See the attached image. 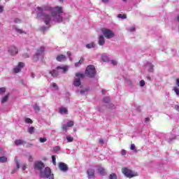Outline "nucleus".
I'll return each mask as SVG.
<instances>
[{"mask_svg":"<svg viewBox=\"0 0 179 179\" xmlns=\"http://www.w3.org/2000/svg\"><path fill=\"white\" fill-rule=\"evenodd\" d=\"M109 179H117V175L115 173H111L109 176Z\"/></svg>","mask_w":179,"mask_h":179,"instance_id":"nucleus-37","label":"nucleus"},{"mask_svg":"<svg viewBox=\"0 0 179 179\" xmlns=\"http://www.w3.org/2000/svg\"><path fill=\"white\" fill-rule=\"evenodd\" d=\"M66 125L69 128L71 127H73V121L71 120L69 122H67Z\"/></svg>","mask_w":179,"mask_h":179,"instance_id":"nucleus-35","label":"nucleus"},{"mask_svg":"<svg viewBox=\"0 0 179 179\" xmlns=\"http://www.w3.org/2000/svg\"><path fill=\"white\" fill-rule=\"evenodd\" d=\"M56 158H55V156H52V163H53V164H54V166H57V162H56Z\"/></svg>","mask_w":179,"mask_h":179,"instance_id":"nucleus-38","label":"nucleus"},{"mask_svg":"<svg viewBox=\"0 0 179 179\" xmlns=\"http://www.w3.org/2000/svg\"><path fill=\"white\" fill-rule=\"evenodd\" d=\"M173 91L175 92L176 94L179 97V89L177 87H173Z\"/></svg>","mask_w":179,"mask_h":179,"instance_id":"nucleus-33","label":"nucleus"},{"mask_svg":"<svg viewBox=\"0 0 179 179\" xmlns=\"http://www.w3.org/2000/svg\"><path fill=\"white\" fill-rule=\"evenodd\" d=\"M145 66V69H148V72H150L151 73H153V71H155V69H153L155 68V66L150 62H147Z\"/></svg>","mask_w":179,"mask_h":179,"instance_id":"nucleus-15","label":"nucleus"},{"mask_svg":"<svg viewBox=\"0 0 179 179\" xmlns=\"http://www.w3.org/2000/svg\"><path fill=\"white\" fill-rule=\"evenodd\" d=\"M103 3H108V0H101Z\"/></svg>","mask_w":179,"mask_h":179,"instance_id":"nucleus-57","label":"nucleus"},{"mask_svg":"<svg viewBox=\"0 0 179 179\" xmlns=\"http://www.w3.org/2000/svg\"><path fill=\"white\" fill-rule=\"evenodd\" d=\"M67 142H73V137L71 136H67L66 137Z\"/></svg>","mask_w":179,"mask_h":179,"instance_id":"nucleus-36","label":"nucleus"},{"mask_svg":"<svg viewBox=\"0 0 179 179\" xmlns=\"http://www.w3.org/2000/svg\"><path fill=\"white\" fill-rule=\"evenodd\" d=\"M99 45H103L106 44V39L103 35H100L98 40Z\"/></svg>","mask_w":179,"mask_h":179,"instance_id":"nucleus-18","label":"nucleus"},{"mask_svg":"<svg viewBox=\"0 0 179 179\" xmlns=\"http://www.w3.org/2000/svg\"><path fill=\"white\" fill-rule=\"evenodd\" d=\"M59 112L60 114H68V109L66 108H59Z\"/></svg>","mask_w":179,"mask_h":179,"instance_id":"nucleus-21","label":"nucleus"},{"mask_svg":"<svg viewBox=\"0 0 179 179\" xmlns=\"http://www.w3.org/2000/svg\"><path fill=\"white\" fill-rule=\"evenodd\" d=\"M94 173H95V171L94 169H89L87 171V178L89 179H93L94 178Z\"/></svg>","mask_w":179,"mask_h":179,"instance_id":"nucleus-14","label":"nucleus"},{"mask_svg":"<svg viewBox=\"0 0 179 179\" xmlns=\"http://www.w3.org/2000/svg\"><path fill=\"white\" fill-rule=\"evenodd\" d=\"M45 48L44 47H41L39 49L37 50L36 53L34 55L33 61L34 62H37L41 57L44 55Z\"/></svg>","mask_w":179,"mask_h":179,"instance_id":"nucleus-7","label":"nucleus"},{"mask_svg":"<svg viewBox=\"0 0 179 179\" xmlns=\"http://www.w3.org/2000/svg\"><path fill=\"white\" fill-rule=\"evenodd\" d=\"M39 142H41V143H44V142H47V138H40Z\"/></svg>","mask_w":179,"mask_h":179,"instance_id":"nucleus-40","label":"nucleus"},{"mask_svg":"<svg viewBox=\"0 0 179 179\" xmlns=\"http://www.w3.org/2000/svg\"><path fill=\"white\" fill-rule=\"evenodd\" d=\"M110 62H111L112 65H117V62L115 60H111Z\"/></svg>","mask_w":179,"mask_h":179,"instance_id":"nucleus-53","label":"nucleus"},{"mask_svg":"<svg viewBox=\"0 0 179 179\" xmlns=\"http://www.w3.org/2000/svg\"><path fill=\"white\" fill-rule=\"evenodd\" d=\"M85 78L84 73H76V76L73 81V86L74 87H82V82L80 81L81 79Z\"/></svg>","mask_w":179,"mask_h":179,"instance_id":"nucleus-3","label":"nucleus"},{"mask_svg":"<svg viewBox=\"0 0 179 179\" xmlns=\"http://www.w3.org/2000/svg\"><path fill=\"white\" fill-rule=\"evenodd\" d=\"M14 160H15V164H16V170H19V169L20 168V164L19 163V161L17 160V157H15Z\"/></svg>","mask_w":179,"mask_h":179,"instance_id":"nucleus-24","label":"nucleus"},{"mask_svg":"<svg viewBox=\"0 0 179 179\" xmlns=\"http://www.w3.org/2000/svg\"><path fill=\"white\" fill-rule=\"evenodd\" d=\"M86 92H87V90H82L80 91V93L82 96H83V94H85V93H86Z\"/></svg>","mask_w":179,"mask_h":179,"instance_id":"nucleus-47","label":"nucleus"},{"mask_svg":"<svg viewBox=\"0 0 179 179\" xmlns=\"http://www.w3.org/2000/svg\"><path fill=\"white\" fill-rule=\"evenodd\" d=\"M28 132L29 134H34V127H31L28 129Z\"/></svg>","mask_w":179,"mask_h":179,"instance_id":"nucleus-31","label":"nucleus"},{"mask_svg":"<svg viewBox=\"0 0 179 179\" xmlns=\"http://www.w3.org/2000/svg\"><path fill=\"white\" fill-rule=\"evenodd\" d=\"M128 31H130V32H133V31H135V27H129V29H128Z\"/></svg>","mask_w":179,"mask_h":179,"instance_id":"nucleus-45","label":"nucleus"},{"mask_svg":"<svg viewBox=\"0 0 179 179\" xmlns=\"http://www.w3.org/2000/svg\"><path fill=\"white\" fill-rule=\"evenodd\" d=\"M48 13H52L53 22L57 23H62L64 20V17H62V13H64V10L62 7H55L52 8L50 6L37 7L36 8V16L38 19L44 20L45 24L48 26L51 23V17Z\"/></svg>","mask_w":179,"mask_h":179,"instance_id":"nucleus-1","label":"nucleus"},{"mask_svg":"<svg viewBox=\"0 0 179 179\" xmlns=\"http://www.w3.org/2000/svg\"><path fill=\"white\" fill-rule=\"evenodd\" d=\"M8 99H9V94H8L7 95H6L4 97L2 98L1 99L2 104H3V103H6V101H8Z\"/></svg>","mask_w":179,"mask_h":179,"instance_id":"nucleus-25","label":"nucleus"},{"mask_svg":"<svg viewBox=\"0 0 179 179\" xmlns=\"http://www.w3.org/2000/svg\"><path fill=\"white\" fill-rule=\"evenodd\" d=\"M15 23H17V24L22 23V20H20V19H19V18H16V19L15 20Z\"/></svg>","mask_w":179,"mask_h":179,"instance_id":"nucleus-49","label":"nucleus"},{"mask_svg":"<svg viewBox=\"0 0 179 179\" xmlns=\"http://www.w3.org/2000/svg\"><path fill=\"white\" fill-rule=\"evenodd\" d=\"M140 86L141 87H143V86H145V80H142L140 81Z\"/></svg>","mask_w":179,"mask_h":179,"instance_id":"nucleus-48","label":"nucleus"},{"mask_svg":"<svg viewBox=\"0 0 179 179\" xmlns=\"http://www.w3.org/2000/svg\"><path fill=\"white\" fill-rule=\"evenodd\" d=\"M44 167V164L42 162H36L34 163V169L35 170H38L39 171H41V170H43Z\"/></svg>","mask_w":179,"mask_h":179,"instance_id":"nucleus-12","label":"nucleus"},{"mask_svg":"<svg viewBox=\"0 0 179 179\" xmlns=\"http://www.w3.org/2000/svg\"><path fill=\"white\" fill-rule=\"evenodd\" d=\"M67 55H68L69 57H71V52H67Z\"/></svg>","mask_w":179,"mask_h":179,"instance_id":"nucleus-58","label":"nucleus"},{"mask_svg":"<svg viewBox=\"0 0 179 179\" xmlns=\"http://www.w3.org/2000/svg\"><path fill=\"white\" fill-rule=\"evenodd\" d=\"M117 17L119 18V19H127V15H125V14H119V15H117Z\"/></svg>","mask_w":179,"mask_h":179,"instance_id":"nucleus-32","label":"nucleus"},{"mask_svg":"<svg viewBox=\"0 0 179 179\" xmlns=\"http://www.w3.org/2000/svg\"><path fill=\"white\" fill-rule=\"evenodd\" d=\"M48 27L43 26L41 28V31H47Z\"/></svg>","mask_w":179,"mask_h":179,"instance_id":"nucleus-44","label":"nucleus"},{"mask_svg":"<svg viewBox=\"0 0 179 179\" xmlns=\"http://www.w3.org/2000/svg\"><path fill=\"white\" fill-rule=\"evenodd\" d=\"M131 150H133L134 153H137L138 150H136V147L135 146V144H131L130 147Z\"/></svg>","mask_w":179,"mask_h":179,"instance_id":"nucleus-27","label":"nucleus"},{"mask_svg":"<svg viewBox=\"0 0 179 179\" xmlns=\"http://www.w3.org/2000/svg\"><path fill=\"white\" fill-rule=\"evenodd\" d=\"M69 59L70 61H72V57L71 56L69 57Z\"/></svg>","mask_w":179,"mask_h":179,"instance_id":"nucleus-64","label":"nucleus"},{"mask_svg":"<svg viewBox=\"0 0 179 179\" xmlns=\"http://www.w3.org/2000/svg\"><path fill=\"white\" fill-rule=\"evenodd\" d=\"M56 59L58 62H62L64 61H66V56L64 55H59L56 57Z\"/></svg>","mask_w":179,"mask_h":179,"instance_id":"nucleus-16","label":"nucleus"},{"mask_svg":"<svg viewBox=\"0 0 179 179\" xmlns=\"http://www.w3.org/2000/svg\"><path fill=\"white\" fill-rule=\"evenodd\" d=\"M98 173L101 176H104V168H99L97 169Z\"/></svg>","mask_w":179,"mask_h":179,"instance_id":"nucleus-26","label":"nucleus"},{"mask_svg":"<svg viewBox=\"0 0 179 179\" xmlns=\"http://www.w3.org/2000/svg\"><path fill=\"white\" fill-rule=\"evenodd\" d=\"M28 160L29 162H33V157L31 155H29Z\"/></svg>","mask_w":179,"mask_h":179,"instance_id":"nucleus-52","label":"nucleus"},{"mask_svg":"<svg viewBox=\"0 0 179 179\" xmlns=\"http://www.w3.org/2000/svg\"><path fill=\"white\" fill-rule=\"evenodd\" d=\"M15 143L16 146H20V145H24L26 142L22 139H18L15 141Z\"/></svg>","mask_w":179,"mask_h":179,"instance_id":"nucleus-20","label":"nucleus"},{"mask_svg":"<svg viewBox=\"0 0 179 179\" xmlns=\"http://www.w3.org/2000/svg\"><path fill=\"white\" fill-rule=\"evenodd\" d=\"M15 31H17V33H18V34H26V31H24L22 29H19L18 27L15 29Z\"/></svg>","mask_w":179,"mask_h":179,"instance_id":"nucleus-23","label":"nucleus"},{"mask_svg":"<svg viewBox=\"0 0 179 179\" xmlns=\"http://www.w3.org/2000/svg\"><path fill=\"white\" fill-rule=\"evenodd\" d=\"M102 33L106 38H113L115 36L114 32L110 29H103L102 30Z\"/></svg>","mask_w":179,"mask_h":179,"instance_id":"nucleus-8","label":"nucleus"},{"mask_svg":"<svg viewBox=\"0 0 179 179\" xmlns=\"http://www.w3.org/2000/svg\"><path fill=\"white\" fill-rule=\"evenodd\" d=\"M174 108H175V110H177V111H179V106L178 105H176Z\"/></svg>","mask_w":179,"mask_h":179,"instance_id":"nucleus-56","label":"nucleus"},{"mask_svg":"<svg viewBox=\"0 0 179 179\" xmlns=\"http://www.w3.org/2000/svg\"><path fill=\"white\" fill-rule=\"evenodd\" d=\"M68 128H69L66 124H64L62 126V130L65 131L66 132V131H68Z\"/></svg>","mask_w":179,"mask_h":179,"instance_id":"nucleus-42","label":"nucleus"},{"mask_svg":"<svg viewBox=\"0 0 179 179\" xmlns=\"http://www.w3.org/2000/svg\"><path fill=\"white\" fill-rule=\"evenodd\" d=\"M122 171L124 176H125V177H127V178H133V177H136V176H138L137 173H135L127 168H123L122 169Z\"/></svg>","mask_w":179,"mask_h":179,"instance_id":"nucleus-6","label":"nucleus"},{"mask_svg":"<svg viewBox=\"0 0 179 179\" xmlns=\"http://www.w3.org/2000/svg\"><path fill=\"white\" fill-rule=\"evenodd\" d=\"M51 87L52 90H58V86L55 83H52Z\"/></svg>","mask_w":179,"mask_h":179,"instance_id":"nucleus-29","label":"nucleus"},{"mask_svg":"<svg viewBox=\"0 0 179 179\" xmlns=\"http://www.w3.org/2000/svg\"><path fill=\"white\" fill-rule=\"evenodd\" d=\"M31 77L32 78V79H34L35 78L34 73H31Z\"/></svg>","mask_w":179,"mask_h":179,"instance_id":"nucleus-59","label":"nucleus"},{"mask_svg":"<svg viewBox=\"0 0 179 179\" xmlns=\"http://www.w3.org/2000/svg\"><path fill=\"white\" fill-rule=\"evenodd\" d=\"M83 61H85V59L83 57H81L79 62L75 64V66L76 67L80 66V65L83 64Z\"/></svg>","mask_w":179,"mask_h":179,"instance_id":"nucleus-22","label":"nucleus"},{"mask_svg":"<svg viewBox=\"0 0 179 179\" xmlns=\"http://www.w3.org/2000/svg\"><path fill=\"white\" fill-rule=\"evenodd\" d=\"M126 83L127 85H128L129 86H132L134 85V83L132 82V80H129V79H127L126 80Z\"/></svg>","mask_w":179,"mask_h":179,"instance_id":"nucleus-34","label":"nucleus"},{"mask_svg":"<svg viewBox=\"0 0 179 179\" xmlns=\"http://www.w3.org/2000/svg\"><path fill=\"white\" fill-rule=\"evenodd\" d=\"M25 58H29V55H27V54H25Z\"/></svg>","mask_w":179,"mask_h":179,"instance_id":"nucleus-63","label":"nucleus"},{"mask_svg":"<svg viewBox=\"0 0 179 179\" xmlns=\"http://www.w3.org/2000/svg\"><path fill=\"white\" fill-rule=\"evenodd\" d=\"M3 12V6H0V13H2Z\"/></svg>","mask_w":179,"mask_h":179,"instance_id":"nucleus-54","label":"nucleus"},{"mask_svg":"<svg viewBox=\"0 0 179 179\" xmlns=\"http://www.w3.org/2000/svg\"><path fill=\"white\" fill-rule=\"evenodd\" d=\"M99 143H101V145H103V143H104V140H103V138L99 139Z\"/></svg>","mask_w":179,"mask_h":179,"instance_id":"nucleus-55","label":"nucleus"},{"mask_svg":"<svg viewBox=\"0 0 179 179\" xmlns=\"http://www.w3.org/2000/svg\"><path fill=\"white\" fill-rule=\"evenodd\" d=\"M101 92H102V94H106V90H102Z\"/></svg>","mask_w":179,"mask_h":179,"instance_id":"nucleus-60","label":"nucleus"},{"mask_svg":"<svg viewBox=\"0 0 179 179\" xmlns=\"http://www.w3.org/2000/svg\"><path fill=\"white\" fill-rule=\"evenodd\" d=\"M121 155L122 156H125V155H127V151L125 150H122Z\"/></svg>","mask_w":179,"mask_h":179,"instance_id":"nucleus-50","label":"nucleus"},{"mask_svg":"<svg viewBox=\"0 0 179 179\" xmlns=\"http://www.w3.org/2000/svg\"><path fill=\"white\" fill-rule=\"evenodd\" d=\"M24 68V63L19 62L17 66L13 69L14 73H19Z\"/></svg>","mask_w":179,"mask_h":179,"instance_id":"nucleus-11","label":"nucleus"},{"mask_svg":"<svg viewBox=\"0 0 179 179\" xmlns=\"http://www.w3.org/2000/svg\"><path fill=\"white\" fill-rule=\"evenodd\" d=\"M22 170H23V171L26 170V166H22Z\"/></svg>","mask_w":179,"mask_h":179,"instance_id":"nucleus-62","label":"nucleus"},{"mask_svg":"<svg viewBox=\"0 0 179 179\" xmlns=\"http://www.w3.org/2000/svg\"><path fill=\"white\" fill-rule=\"evenodd\" d=\"M24 122H25V124H33V120H31V119H30L29 117H26L24 119Z\"/></svg>","mask_w":179,"mask_h":179,"instance_id":"nucleus-28","label":"nucleus"},{"mask_svg":"<svg viewBox=\"0 0 179 179\" xmlns=\"http://www.w3.org/2000/svg\"><path fill=\"white\" fill-rule=\"evenodd\" d=\"M103 103H110V97H108V96L104 97Z\"/></svg>","mask_w":179,"mask_h":179,"instance_id":"nucleus-41","label":"nucleus"},{"mask_svg":"<svg viewBox=\"0 0 179 179\" xmlns=\"http://www.w3.org/2000/svg\"><path fill=\"white\" fill-rule=\"evenodd\" d=\"M8 52H10V54H11V55H16V54H18V52H19V49H17L15 46H10L8 48Z\"/></svg>","mask_w":179,"mask_h":179,"instance_id":"nucleus-13","label":"nucleus"},{"mask_svg":"<svg viewBox=\"0 0 179 179\" xmlns=\"http://www.w3.org/2000/svg\"><path fill=\"white\" fill-rule=\"evenodd\" d=\"M39 177L41 178L54 179V173L51 172L50 167H46L43 171H41Z\"/></svg>","mask_w":179,"mask_h":179,"instance_id":"nucleus-2","label":"nucleus"},{"mask_svg":"<svg viewBox=\"0 0 179 179\" xmlns=\"http://www.w3.org/2000/svg\"><path fill=\"white\" fill-rule=\"evenodd\" d=\"M66 71H68V66H65L62 67L61 66H58L56 68V69L52 71H50V73L52 75V76H53V78H55L56 76H58V75L61 73H65Z\"/></svg>","mask_w":179,"mask_h":179,"instance_id":"nucleus-5","label":"nucleus"},{"mask_svg":"<svg viewBox=\"0 0 179 179\" xmlns=\"http://www.w3.org/2000/svg\"><path fill=\"white\" fill-rule=\"evenodd\" d=\"M34 110H35V111H40V107H38L37 105H35L34 106Z\"/></svg>","mask_w":179,"mask_h":179,"instance_id":"nucleus-46","label":"nucleus"},{"mask_svg":"<svg viewBox=\"0 0 179 179\" xmlns=\"http://www.w3.org/2000/svg\"><path fill=\"white\" fill-rule=\"evenodd\" d=\"M171 134L172 136L168 140L169 143H171V141H173V139H176L178 136V129H173Z\"/></svg>","mask_w":179,"mask_h":179,"instance_id":"nucleus-9","label":"nucleus"},{"mask_svg":"<svg viewBox=\"0 0 179 179\" xmlns=\"http://www.w3.org/2000/svg\"><path fill=\"white\" fill-rule=\"evenodd\" d=\"M85 47L88 50H92V48H93L94 50H96V48H97V45H96V43H94V42H91L87 44Z\"/></svg>","mask_w":179,"mask_h":179,"instance_id":"nucleus-17","label":"nucleus"},{"mask_svg":"<svg viewBox=\"0 0 179 179\" xmlns=\"http://www.w3.org/2000/svg\"><path fill=\"white\" fill-rule=\"evenodd\" d=\"M6 92V89L5 87L0 88V94H3Z\"/></svg>","mask_w":179,"mask_h":179,"instance_id":"nucleus-39","label":"nucleus"},{"mask_svg":"<svg viewBox=\"0 0 179 179\" xmlns=\"http://www.w3.org/2000/svg\"><path fill=\"white\" fill-rule=\"evenodd\" d=\"M3 155V150L2 148H0V156H2ZM8 160V158L6 157H0V162L1 163H5Z\"/></svg>","mask_w":179,"mask_h":179,"instance_id":"nucleus-19","label":"nucleus"},{"mask_svg":"<svg viewBox=\"0 0 179 179\" xmlns=\"http://www.w3.org/2000/svg\"><path fill=\"white\" fill-rule=\"evenodd\" d=\"M97 72L96 71V68L93 65H89L86 69L84 76L87 78H93L96 76Z\"/></svg>","mask_w":179,"mask_h":179,"instance_id":"nucleus-4","label":"nucleus"},{"mask_svg":"<svg viewBox=\"0 0 179 179\" xmlns=\"http://www.w3.org/2000/svg\"><path fill=\"white\" fill-rule=\"evenodd\" d=\"M146 78H147L148 80H150V79H151V78H150V76H147Z\"/></svg>","mask_w":179,"mask_h":179,"instance_id":"nucleus-61","label":"nucleus"},{"mask_svg":"<svg viewBox=\"0 0 179 179\" xmlns=\"http://www.w3.org/2000/svg\"><path fill=\"white\" fill-rule=\"evenodd\" d=\"M102 61H103V62H107L108 61V57L107 56L102 57Z\"/></svg>","mask_w":179,"mask_h":179,"instance_id":"nucleus-43","label":"nucleus"},{"mask_svg":"<svg viewBox=\"0 0 179 179\" xmlns=\"http://www.w3.org/2000/svg\"><path fill=\"white\" fill-rule=\"evenodd\" d=\"M61 150V148L59 146H55L53 148V152L55 153H57V152H59Z\"/></svg>","mask_w":179,"mask_h":179,"instance_id":"nucleus-30","label":"nucleus"},{"mask_svg":"<svg viewBox=\"0 0 179 179\" xmlns=\"http://www.w3.org/2000/svg\"><path fill=\"white\" fill-rule=\"evenodd\" d=\"M149 121H150V118H149V117H145L144 120V122L145 124H148V122H149Z\"/></svg>","mask_w":179,"mask_h":179,"instance_id":"nucleus-51","label":"nucleus"},{"mask_svg":"<svg viewBox=\"0 0 179 179\" xmlns=\"http://www.w3.org/2000/svg\"><path fill=\"white\" fill-rule=\"evenodd\" d=\"M59 169L60 171H62L63 173H66L68 170H69V168L68 167V165L64 162H59Z\"/></svg>","mask_w":179,"mask_h":179,"instance_id":"nucleus-10","label":"nucleus"}]
</instances>
